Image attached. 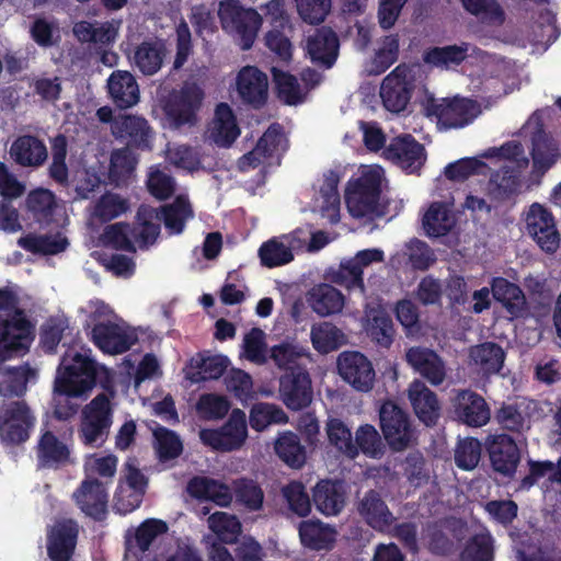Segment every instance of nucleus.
Segmentation results:
<instances>
[{
	"label": "nucleus",
	"instance_id": "1",
	"mask_svg": "<svg viewBox=\"0 0 561 561\" xmlns=\"http://www.w3.org/2000/svg\"><path fill=\"white\" fill-rule=\"evenodd\" d=\"M0 360L27 354L36 337V324L20 307V297L9 286L0 288Z\"/></svg>",
	"mask_w": 561,
	"mask_h": 561
},
{
	"label": "nucleus",
	"instance_id": "2",
	"mask_svg": "<svg viewBox=\"0 0 561 561\" xmlns=\"http://www.w3.org/2000/svg\"><path fill=\"white\" fill-rule=\"evenodd\" d=\"M424 115L436 123L438 130L463 128L481 113L480 104L472 99L455 95L453 98H435L427 95L422 102Z\"/></svg>",
	"mask_w": 561,
	"mask_h": 561
},
{
	"label": "nucleus",
	"instance_id": "3",
	"mask_svg": "<svg viewBox=\"0 0 561 561\" xmlns=\"http://www.w3.org/2000/svg\"><path fill=\"white\" fill-rule=\"evenodd\" d=\"M100 366L88 355L67 351L60 358L54 383L68 388L88 399L98 383Z\"/></svg>",
	"mask_w": 561,
	"mask_h": 561
},
{
	"label": "nucleus",
	"instance_id": "4",
	"mask_svg": "<svg viewBox=\"0 0 561 561\" xmlns=\"http://www.w3.org/2000/svg\"><path fill=\"white\" fill-rule=\"evenodd\" d=\"M382 170L365 169L357 178H351L345 190V202L350 214L355 218L379 214Z\"/></svg>",
	"mask_w": 561,
	"mask_h": 561
},
{
	"label": "nucleus",
	"instance_id": "5",
	"mask_svg": "<svg viewBox=\"0 0 561 561\" xmlns=\"http://www.w3.org/2000/svg\"><path fill=\"white\" fill-rule=\"evenodd\" d=\"M221 28L234 37L243 50L250 49L262 25L261 14L238 0H222L218 8Z\"/></svg>",
	"mask_w": 561,
	"mask_h": 561
},
{
	"label": "nucleus",
	"instance_id": "6",
	"mask_svg": "<svg viewBox=\"0 0 561 561\" xmlns=\"http://www.w3.org/2000/svg\"><path fill=\"white\" fill-rule=\"evenodd\" d=\"M112 424L113 408L110 397L101 392L82 408L78 437L84 446L99 448L107 440Z\"/></svg>",
	"mask_w": 561,
	"mask_h": 561
},
{
	"label": "nucleus",
	"instance_id": "7",
	"mask_svg": "<svg viewBox=\"0 0 561 561\" xmlns=\"http://www.w3.org/2000/svg\"><path fill=\"white\" fill-rule=\"evenodd\" d=\"M204 99V89L194 80H184L178 89H172L163 104V111L171 126L181 128L195 125Z\"/></svg>",
	"mask_w": 561,
	"mask_h": 561
},
{
	"label": "nucleus",
	"instance_id": "8",
	"mask_svg": "<svg viewBox=\"0 0 561 561\" xmlns=\"http://www.w3.org/2000/svg\"><path fill=\"white\" fill-rule=\"evenodd\" d=\"M36 424V416L24 400L0 403V443L20 446L27 442Z\"/></svg>",
	"mask_w": 561,
	"mask_h": 561
},
{
	"label": "nucleus",
	"instance_id": "9",
	"mask_svg": "<svg viewBox=\"0 0 561 561\" xmlns=\"http://www.w3.org/2000/svg\"><path fill=\"white\" fill-rule=\"evenodd\" d=\"M415 88V67L407 64L398 65L381 82L380 98L383 106L392 113L404 111Z\"/></svg>",
	"mask_w": 561,
	"mask_h": 561
},
{
	"label": "nucleus",
	"instance_id": "10",
	"mask_svg": "<svg viewBox=\"0 0 561 561\" xmlns=\"http://www.w3.org/2000/svg\"><path fill=\"white\" fill-rule=\"evenodd\" d=\"M524 221L527 236L543 253L551 255L559 250L561 236L550 209L533 203L525 213Z\"/></svg>",
	"mask_w": 561,
	"mask_h": 561
},
{
	"label": "nucleus",
	"instance_id": "11",
	"mask_svg": "<svg viewBox=\"0 0 561 561\" xmlns=\"http://www.w3.org/2000/svg\"><path fill=\"white\" fill-rule=\"evenodd\" d=\"M90 336L100 351L110 355L124 354L138 343L137 332L123 320L94 322Z\"/></svg>",
	"mask_w": 561,
	"mask_h": 561
},
{
	"label": "nucleus",
	"instance_id": "12",
	"mask_svg": "<svg viewBox=\"0 0 561 561\" xmlns=\"http://www.w3.org/2000/svg\"><path fill=\"white\" fill-rule=\"evenodd\" d=\"M247 436V416L240 409H233L222 426L199 431L201 442L216 451L237 450L244 444Z\"/></svg>",
	"mask_w": 561,
	"mask_h": 561
},
{
	"label": "nucleus",
	"instance_id": "13",
	"mask_svg": "<svg viewBox=\"0 0 561 561\" xmlns=\"http://www.w3.org/2000/svg\"><path fill=\"white\" fill-rule=\"evenodd\" d=\"M379 422L383 437L390 448L404 450L413 437V427L405 410L391 400L385 401L379 409Z\"/></svg>",
	"mask_w": 561,
	"mask_h": 561
},
{
	"label": "nucleus",
	"instance_id": "14",
	"mask_svg": "<svg viewBox=\"0 0 561 561\" xmlns=\"http://www.w3.org/2000/svg\"><path fill=\"white\" fill-rule=\"evenodd\" d=\"M278 393L282 402L290 411L308 408L313 398L312 382L306 367H291L279 377Z\"/></svg>",
	"mask_w": 561,
	"mask_h": 561
},
{
	"label": "nucleus",
	"instance_id": "15",
	"mask_svg": "<svg viewBox=\"0 0 561 561\" xmlns=\"http://www.w3.org/2000/svg\"><path fill=\"white\" fill-rule=\"evenodd\" d=\"M382 154L409 174L419 173L426 161L424 146L410 134L392 138Z\"/></svg>",
	"mask_w": 561,
	"mask_h": 561
},
{
	"label": "nucleus",
	"instance_id": "16",
	"mask_svg": "<svg viewBox=\"0 0 561 561\" xmlns=\"http://www.w3.org/2000/svg\"><path fill=\"white\" fill-rule=\"evenodd\" d=\"M316 511L324 517H336L347 504V490L343 480L324 478L311 488Z\"/></svg>",
	"mask_w": 561,
	"mask_h": 561
},
{
	"label": "nucleus",
	"instance_id": "17",
	"mask_svg": "<svg viewBox=\"0 0 561 561\" xmlns=\"http://www.w3.org/2000/svg\"><path fill=\"white\" fill-rule=\"evenodd\" d=\"M451 408L454 419L469 427H482L491 419L485 399L470 389L459 390L451 399Z\"/></svg>",
	"mask_w": 561,
	"mask_h": 561
},
{
	"label": "nucleus",
	"instance_id": "18",
	"mask_svg": "<svg viewBox=\"0 0 561 561\" xmlns=\"http://www.w3.org/2000/svg\"><path fill=\"white\" fill-rule=\"evenodd\" d=\"M76 505L88 517L103 522L108 513L106 485L95 478H85L72 494Z\"/></svg>",
	"mask_w": 561,
	"mask_h": 561
},
{
	"label": "nucleus",
	"instance_id": "19",
	"mask_svg": "<svg viewBox=\"0 0 561 561\" xmlns=\"http://www.w3.org/2000/svg\"><path fill=\"white\" fill-rule=\"evenodd\" d=\"M341 377L354 389L367 392L373 388L375 370L370 360L359 352H343L337 357Z\"/></svg>",
	"mask_w": 561,
	"mask_h": 561
},
{
	"label": "nucleus",
	"instance_id": "20",
	"mask_svg": "<svg viewBox=\"0 0 561 561\" xmlns=\"http://www.w3.org/2000/svg\"><path fill=\"white\" fill-rule=\"evenodd\" d=\"M485 448L493 470L504 477H512L520 461L516 442L507 434L491 435Z\"/></svg>",
	"mask_w": 561,
	"mask_h": 561
},
{
	"label": "nucleus",
	"instance_id": "21",
	"mask_svg": "<svg viewBox=\"0 0 561 561\" xmlns=\"http://www.w3.org/2000/svg\"><path fill=\"white\" fill-rule=\"evenodd\" d=\"M25 354L14 355L0 360V397L4 399L23 398L27 392L28 382L37 378V370L28 363L18 366H4V363L14 358L23 357Z\"/></svg>",
	"mask_w": 561,
	"mask_h": 561
},
{
	"label": "nucleus",
	"instance_id": "22",
	"mask_svg": "<svg viewBox=\"0 0 561 561\" xmlns=\"http://www.w3.org/2000/svg\"><path fill=\"white\" fill-rule=\"evenodd\" d=\"M237 91L244 104L260 110L268 98L267 76L255 66H245L237 76Z\"/></svg>",
	"mask_w": 561,
	"mask_h": 561
},
{
	"label": "nucleus",
	"instance_id": "23",
	"mask_svg": "<svg viewBox=\"0 0 561 561\" xmlns=\"http://www.w3.org/2000/svg\"><path fill=\"white\" fill-rule=\"evenodd\" d=\"M79 529L73 520H62L51 526L46 536V550L50 561H72Z\"/></svg>",
	"mask_w": 561,
	"mask_h": 561
},
{
	"label": "nucleus",
	"instance_id": "24",
	"mask_svg": "<svg viewBox=\"0 0 561 561\" xmlns=\"http://www.w3.org/2000/svg\"><path fill=\"white\" fill-rule=\"evenodd\" d=\"M113 136L126 141V147L141 150L151 149V128L144 117L136 115H119L111 125Z\"/></svg>",
	"mask_w": 561,
	"mask_h": 561
},
{
	"label": "nucleus",
	"instance_id": "25",
	"mask_svg": "<svg viewBox=\"0 0 561 561\" xmlns=\"http://www.w3.org/2000/svg\"><path fill=\"white\" fill-rule=\"evenodd\" d=\"M306 48L313 64L331 68L339 56L340 41L331 27L320 26L308 36Z\"/></svg>",
	"mask_w": 561,
	"mask_h": 561
},
{
	"label": "nucleus",
	"instance_id": "26",
	"mask_svg": "<svg viewBox=\"0 0 561 561\" xmlns=\"http://www.w3.org/2000/svg\"><path fill=\"white\" fill-rule=\"evenodd\" d=\"M520 188V180L517 172L507 165L490 173L485 185V195L490 202L497 206L514 201Z\"/></svg>",
	"mask_w": 561,
	"mask_h": 561
},
{
	"label": "nucleus",
	"instance_id": "27",
	"mask_svg": "<svg viewBox=\"0 0 561 561\" xmlns=\"http://www.w3.org/2000/svg\"><path fill=\"white\" fill-rule=\"evenodd\" d=\"M408 397L417 419L426 426L437 423L440 405L437 396L423 381L414 380L408 389Z\"/></svg>",
	"mask_w": 561,
	"mask_h": 561
},
{
	"label": "nucleus",
	"instance_id": "28",
	"mask_svg": "<svg viewBox=\"0 0 561 561\" xmlns=\"http://www.w3.org/2000/svg\"><path fill=\"white\" fill-rule=\"evenodd\" d=\"M357 512L368 526L380 533L389 531L396 519L376 490H369L365 493L358 503Z\"/></svg>",
	"mask_w": 561,
	"mask_h": 561
},
{
	"label": "nucleus",
	"instance_id": "29",
	"mask_svg": "<svg viewBox=\"0 0 561 561\" xmlns=\"http://www.w3.org/2000/svg\"><path fill=\"white\" fill-rule=\"evenodd\" d=\"M298 535L305 548L313 551H329L334 547L337 531L334 526L313 518L298 524Z\"/></svg>",
	"mask_w": 561,
	"mask_h": 561
},
{
	"label": "nucleus",
	"instance_id": "30",
	"mask_svg": "<svg viewBox=\"0 0 561 561\" xmlns=\"http://www.w3.org/2000/svg\"><path fill=\"white\" fill-rule=\"evenodd\" d=\"M405 359L415 371L434 386L444 381V363L434 351L426 347L413 346L407 351Z\"/></svg>",
	"mask_w": 561,
	"mask_h": 561
},
{
	"label": "nucleus",
	"instance_id": "31",
	"mask_svg": "<svg viewBox=\"0 0 561 561\" xmlns=\"http://www.w3.org/2000/svg\"><path fill=\"white\" fill-rule=\"evenodd\" d=\"M9 153L16 164L24 168L42 167L48 157L44 141L33 135H21L14 139Z\"/></svg>",
	"mask_w": 561,
	"mask_h": 561
},
{
	"label": "nucleus",
	"instance_id": "32",
	"mask_svg": "<svg viewBox=\"0 0 561 561\" xmlns=\"http://www.w3.org/2000/svg\"><path fill=\"white\" fill-rule=\"evenodd\" d=\"M161 232V221L157 208L148 204H141L136 213L131 226V237L141 250L148 249L156 243Z\"/></svg>",
	"mask_w": 561,
	"mask_h": 561
},
{
	"label": "nucleus",
	"instance_id": "33",
	"mask_svg": "<svg viewBox=\"0 0 561 561\" xmlns=\"http://www.w3.org/2000/svg\"><path fill=\"white\" fill-rule=\"evenodd\" d=\"M107 89L113 103L121 110L129 108L139 102V87L129 71H113L107 79Z\"/></svg>",
	"mask_w": 561,
	"mask_h": 561
},
{
	"label": "nucleus",
	"instance_id": "34",
	"mask_svg": "<svg viewBox=\"0 0 561 561\" xmlns=\"http://www.w3.org/2000/svg\"><path fill=\"white\" fill-rule=\"evenodd\" d=\"M167 51V45L162 39L149 38L135 47L131 59L142 75L153 76L162 68Z\"/></svg>",
	"mask_w": 561,
	"mask_h": 561
},
{
	"label": "nucleus",
	"instance_id": "35",
	"mask_svg": "<svg viewBox=\"0 0 561 561\" xmlns=\"http://www.w3.org/2000/svg\"><path fill=\"white\" fill-rule=\"evenodd\" d=\"M56 208V195L48 188H34L25 198V210L28 217L41 226L47 227L54 221Z\"/></svg>",
	"mask_w": 561,
	"mask_h": 561
},
{
	"label": "nucleus",
	"instance_id": "36",
	"mask_svg": "<svg viewBox=\"0 0 561 561\" xmlns=\"http://www.w3.org/2000/svg\"><path fill=\"white\" fill-rule=\"evenodd\" d=\"M240 135L236 115L227 103H219L215 108V116L210 129V137L219 147H230Z\"/></svg>",
	"mask_w": 561,
	"mask_h": 561
},
{
	"label": "nucleus",
	"instance_id": "37",
	"mask_svg": "<svg viewBox=\"0 0 561 561\" xmlns=\"http://www.w3.org/2000/svg\"><path fill=\"white\" fill-rule=\"evenodd\" d=\"M36 456L42 467H57L69 461L70 449L54 432L46 430L37 440Z\"/></svg>",
	"mask_w": 561,
	"mask_h": 561
},
{
	"label": "nucleus",
	"instance_id": "38",
	"mask_svg": "<svg viewBox=\"0 0 561 561\" xmlns=\"http://www.w3.org/2000/svg\"><path fill=\"white\" fill-rule=\"evenodd\" d=\"M157 213L169 234H181L186 222L194 217L192 205L184 196H178L172 203L160 206Z\"/></svg>",
	"mask_w": 561,
	"mask_h": 561
},
{
	"label": "nucleus",
	"instance_id": "39",
	"mask_svg": "<svg viewBox=\"0 0 561 561\" xmlns=\"http://www.w3.org/2000/svg\"><path fill=\"white\" fill-rule=\"evenodd\" d=\"M531 159L536 172L546 173L558 161L559 147L552 136L539 129L531 137Z\"/></svg>",
	"mask_w": 561,
	"mask_h": 561
},
{
	"label": "nucleus",
	"instance_id": "40",
	"mask_svg": "<svg viewBox=\"0 0 561 561\" xmlns=\"http://www.w3.org/2000/svg\"><path fill=\"white\" fill-rule=\"evenodd\" d=\"M168 524L162 519L148 518L134 531L126 536V549L134 554H142L149 550L152 542L161 535L168 533Z\"/></svg>",
	"mask_w": 561,
	"mask_h": 561
},
{
	"label": "nucleus",
	"instance_id": "41",
	"mask_svg": "<svg viewBox=\"0 0 561 561\" xmlns=\"http://www.w3.org/2000/svg\"><path fill=\"white\" fill-rule=\"evenodd\" d=\"M469 356L485 376L499 374L505 360L504 350L494 342H484L472 346Z\"/></svg>",
	"mask_w": 561,
	"mask_h": 561
},
{
	"label": "nucleus",
	"instance_id": "42",
	"mask_svg": "<svg viewBox=\"0 0 561 561\" xmlns=\"http://www.w3.org/2000/svg\"><path fill=\"white\" fill-rule=\"evenodd\" d=\"M188 491L194 497L211 501L219 506H228L232 501L230 488L209 478H193L188 483Z\"/></svg>",
	"mask_w": 561,
	"mask_h": 561
},
{
	"label": "nucleus",
	"instance_id": "43",
	"mask_svg": "<svg viewBox=\"0 0 561 561\" xmlns=\"http://www.w3.org/2000/svg\"><path fill=\"white\" fill-rule=\"evenodd\" d=\"M493 298L502 304L506 311L518 316L525 309L526 298L520 287L504 277H495L491 284Z\"/></svg>",
	"mask_w": 561,
	"mask_h": 561
},
{
	"label": "nucleus",
	"instance_id": "44",
	"mask_svg": "<svg viewBox=\"0 0 561 561\" xmlns=\"http://www.w3.org/2000/svg\"><path fill=\"white\" fill-rule=\"evenodd\" d=\"M280 494L290 515L306 518L312 512V495L310 496L305 484L299 480H291L280 489Z\"/></svg>",
	"mask_w": 561,
	"mask_h": 561
},
{
	"label": "nucleus",
	"instance_id": "45",
	"mask_svg": "<svg viewBox=\"0 0 561 561\" xmlns=\"http://www.w3.org/2000/svg\"><path fill=\"white\" fill-rule=\"evenodd\" d=\"M312 310L321 317L335 314L344 307V296L330 284H320L314 287L309 297Z\"/></svg>",
	"mask_w": 561,
	"mask_h": 561
},
{
	"label": "nucleus",
	"instance_id": "46",
	"mask_svg": "<svg viewBox=\"0 0 561 561\" xmlns=\"http://www.w3.org/2000/svg\"><path fill=\"white\" fill-rule=\"evenodd\" d=\"M422 225L428 237L438 238L451 231L455 219L444 203L433 202L423 216Z\"/></svg>",
	"mask_w": 561,
	"mask_h": 561
},
{
	"label": "nucleus",
	"instance_id": "47",
	"mask_svg": "<svg viewBox=\"0 0 561 561\" xmlns=\"http://www.w3.org/2000/svg\"><path fill=\"white\" fill-rule=\"evenodd\" d=\"M310 339L312 346L321 354L339 350L345 342V334L331 322H320L311 327Z\"/></svg>",
	"mask_w": 561,
	"mask_h": 561
},
{
	"label": "nucleus",
	"instance_id": "48",
	"mask_svg": "<svg viewBox=\"0 0 561 561\" xmlns=\"http://www.w3.org/2000/svg\"><path fill=\"white\" fill-rule=\"evenodd\" d=\"M275 453L293 469H300L306 463V448L301 445L299 436L293 432H285L278 436Z\"/></svg>",
	"mask_w": 561,
	"mask_h": 561
},
{
	"label": "nucleus",
	"instance_id": "49",
	"mask_svg": "<svg viewBox=\"0 0 561 561\" xmlns=\"http://www.w3.org/2000/svg\"><path fill=\"white\" fill-rule=\"evenodd\" d=\"M83 396L68 388L62 389L53 383L51 409L53 416L58 421H69L79 411Z\"/></svg>",
	"mask_w": 561,
	"mask_h": 561
},
{
	"label": "nucleus",
	"instance_id": "50",
	"mask_svg": "<svg viewBox=\"0 0 561 561\" xmlns=\"http://www.w3.org/2000/svg\"><path fill=\"white\" fill-rule=\"evenodd\" d=\"M18 244L27 252L41 255H55L64 252L69 242L67 238L49 234L28 233L18 240Z\"/></svg>",
	"mask_w": 561,
	"mask_h": 561
},
{
	"label": "nucleus",
	"instance_id": "51",
	"mask_svg": "<svg viewBox=\"0 0 561 561\" xmlns=\"http://www.w3.org/2000/svg\"><path fill=\"white\" fill-rule=\"evenodd\" d=\"M137 157L128 147L115 149L111 153L108 179L115 185H122L134 173L137 165Z\"/></svg>",
	"mask_w": 561,
	"mask_h": 561
},
{
	"label": "nucleus",
	"instance_id": "52",
	"mask_svg": "<svg viewBox=\"0 0 561 561\" xmlns=\"http://www.w3.org/2000/svg\"><path fill=\"white\" fill-rule=\"evenodd\" d=\"M287 422L288 416L284 410L272 403L259 402L253 404L250 410L249 424L256 432H262L272 424Z\"/></svg>",
	"mask_w": 561,
	"mask_h": 561
},
{
	"label": "nucleus",
	"instance_id": "53",
	"mask_svg": "<svg viewBox=\"0 0 561 561\" xmlns=\"http://www.w3.org/2000/svg\"><path fill=\"white\" fill-rule=\"evenodd\" d=\"M460 561H494V540L490 533L470 537L459 554Z\"/></svg>",
	"mask_w": 561,
	"mask_h": 561
},
{
	"label": "nucleus",
	"instance_id": "54",
	"mask_svg": "<svg viewBox=\"0 0 561 561\" xmlns=\"http://www.w3.org/2000/svg\"><path fill=\"white\" fill-rule=\"evenodd\" d=\"M462 8L482 23L502 25L505 12L497 0H459Z\"/></svg>",
	"mask_w": 561,
	"mask_h": 561
},
{
	"label": "nucleus",
	"instance_id": "55",
	"mask_svg": "<svg viewBox=\"0 0 561 561\" xmlns=\"http://www.w3.org/2000/svg\"><path fill=\"white\" fill-rule=\"evenodd\" d=\"M192 366L197 370L192 373L190 379L194 382L220 378L227 370L229 360L222 355L193 357Z\"/></svg>",
	"mask_w": 561,
	"mask_h": 561
},
{
	"label": "nucleus",
	"instance_id": "56",
	"mask_svg": "<svg viewBox=\"0 0 561 561\" xmlns=\"http://www.w3.org/2000/svg\"><path fill=\"white\" fill-rule=\"evenodd\" d=\"M329 443L350 458L357 456L351 428L337 417L329 419L325 426Z\"/></svg>",
	"mask_w": 561,
	"mask_h": 561
},
{
	"label": "nucleus",
	"instance_id": "57",
	"mask_svg": "<svg viewBox=\"0 0 561 561\" xmlns=\"http://www.w3.org/2000/svg\"><path fill=\"white\" fill-rule=\"evenodd\" d=\"M208 527L224 543H233L241 533L240 520L231 514L216 512L208 517Z\"/></svg>",
	"mask_w": 561,
	"mask_h": 561
},
{
	"label": "nucleus",
	"instance_id": "58",
	"mask_svg": "<svg viewBox=\"0 0 561 561\" xmlns=\"http://www.w3.org/2000/svg\"><path fill=\"white\" fill-rule=\"evenodd\" d=\"M489 165L478 157L461 158L448 163L444 169L445 176L450 181H465L471 175H486Z\"/></svg>",
	"mask_w": 561,
	"mask_h": 561
},
{
	"label": "nucleus",
	"instance_id": "59",
	"mask_svg": "<svg viewBox=\"0 0 561 561\" xmlns=\"http://www.w3.org/2000/svg\"><path fill=\"white\" fill-rule=\"evenodd\" d=\"M259 257L263 266L273 268L290 263L294 260V253L290 247L277 238H272L260 247Z\"/></svg>",
	"mask_w": 561,
	"mask_h": 561
},
{
	"label": "nucleus",
	"instance_id": "60",
	"mask_svg": "<svg viewBox=\"0 0 561 561\" xmlns=\"http://www.w3.org/2000/svg\"><path fill=\"white\" fill-rule=\"evenodd\" d=\"M233 493L237 502L249 511H259L263 506L264 492L252 479L239 478L233 481Z\"/></svg>",
	"mask_w": 561,
	"mask_h": 561
},
{
	"label": "nucleus",
	"instance_id": "61",
	"mask_svg": "<svg viewBox=\"0 0 561 561\" xmlns=\"http://www.w3.org/2000/svg\"><path fill=\"white\" fill-rule=\"evenodd\" d=\"M330 279L347 290L365 293L363 271L352 259L341 262L339 268L330 274Z\"/></svg>",
	"mask_w": 561,
	"mask_h": 561
},
{
	"label": "nucleus",
	"instance_id": "62",
	"mask_svg": "<svg viewBox=\"0 0 561 561\" xmlns=\"http://www.w3.org/2000/svg\"><path fill=\"white\" fill-rule=\"evenodd\" d=\"M129 209V203L119 194L106 192L96 202L94 206V217L105 224L108 222Z\"/></svg>",
	"mask_w": 561,
	"mask_h": 561
},
{
	"label": "nucleus",
	"instance_id": "63",
	"mask_svg": "<svg viewBox=\"0 0 561 561\" xmlns=\"http://www.w3.org/2000/svg\"><path fill=\"white\" fill-rule=\"evenodd\" d=\"M366 332L377 345L389 348L393 343L396 331L390 316L377 312L368 319Z\"/></svg>",
	"mask_w": 561,
	"mask_h": 561
},
{
	"label": "nucleus",
	"instance_id": "64",
	"mask_svg": "<svg viewBox=\"0 0 561 561\" xmlns=\"http://www.w3.org/2000/svg\"><path fill=\"white\" fill-rule=\"evenodd\" d=\"M272 75L277 96L285 104L296 105L302 101L300 84L294 75L277 68L272 69Z\"/></svg>",
	"mask_w": 561,
	"mask_h": 561
}]
</instances>
